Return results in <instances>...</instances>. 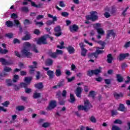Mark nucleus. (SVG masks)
<instances>
[{
	"label": "nucleus",
	"mask_w": 130,
	"mask_h": 130,
	"mask_svg": "<svg viewBox=\"0 0 130 130\" xmlns=\"http://www.w3.org/2000/svg\"><path fill=\"white\" fill-rule=\"evenodd\" d=\"M29 84H28L27 83L25 82H21L20 83V87L21 88H24V89H26L28 88V86H29Z\"/></svg>",
	"instance_id": "obj_34"
},
{
	"label": "nucleus",
	"mask_w": 130,
	"mask_h": 130,
	"mask_svg": "<svg viewBox=\"0 0 130 130\" xmlns=\"http://www.w3.org/2000/svg\"><path fill=\"white\" fill-rule=\"evenodd\" d=\"M113 95L114 96V98L116 100H118V99H119V98L123 97V94H122V93L120 92L119 94L117 93V92H115L113 94Z\"/></svg>",
	"instance_id": "obj_24"
},
{
	"label": "nucleus",
	"mask_w": 130,
	"mask_h": 130,
	"mask_svg": "<svg viewBox=\"0 0 130 130\" xmlns=\"http://www.w3.org/2000/svg\"><path fill=\"white\" fill-rule=\"evenodd\" d=\"M47 43H48L47 41H46V39L45 38V37H43V36L41 38H39L37 41V44H39V45H41V44L45 45L47 44Z\"/></svg>",
	"instance_id": "obj_9"
},
{
	"label": "nucleus",
	"mask_w": 130,
	"mask_h": 130,
	"mask_svg": "<svg viewBox=\"0 0 130 130\" xmlns=\"http://www.w3.org/2000/svg\"><path fill=\"white\" fill-rule=\"evenodd\" d=\"M31 81H32V77H26L24 78V82L27 84H28L29 85H30Z\"/></svg>",
	"instance_id": "obj_28"
},
{
	"label": "nucleus",
	"mask_w": 130,
	"mask_h": 130,
	"mask_svg": "<svg viewBox=\"0 0 130 130\" xmlns=\"http://www.w3.org/2000/svg\"><path fill=\"white\" fill-rule=\"evenodd\" d=\"M130 47V41L126 42L123 46V47H124V48H128V47Z\"/></svg>",
	"instance_id": "obj_62"
},
{
	"label": "nucleus",
	"mask_w": 130,
	"mask_h": 130,
	"mask_svg": "<svg viewBox=\"0 0 130 130\" xmlns=\"http://www.w3.org/2000/svg\"><path fill=\"white\" fill-rule=\"evenodd\" d=\"M25 36L22 38V40H30V39H31V34H30V32H28V31H26L25 32Z\"/></svg>",
	"instance_id": "obj_17"
},
{
	"label": "nucleus",
	"mask_w": 130,
	"mask_h": 130,
	"mask_svg": "<svg viewBox=\"0 0 130 130\" xmlns=\"http://www.w3.org/2000/svg\"><path fill=\"white\" fill-rule=\"evenodd\" d=\"M100 73H101V70L100 69L89 70L87 72V76L88 77H92L93 75L98 76Z\"/></svg>",
	"instance_id": "obj_6"
},
{
	"label": "nucleus",
	"mask_w": 130,
	"mask_h": 130,
	"mask_svg": "<svg viewBox=\"0 0 130 130\" xmlns=\"http://www.w3.org/2000/svg\"><path fill=\"white\" fill-rule=\"evenodd\" d=\"M2 105L4 106V107H9V105H10V102L9 101H6L4 103H2Z\"/></svg>",
	"instance_id": "obj_49"
},
{
	"label": "nucleus",
	"mask_w": 130,
	"mask_h": 130,
	"mask_svg": "<svg viewBox=\"0 0 130 130\" xmlns=\"http://www.w3.org/2000/svg\"><path fill=\"white\" fill-rule=\"evenodd\" d=\"M14 36V35L12 33H8L5 35V37H7V38H9V39H11L13 38Z\"/></svg>",
	"instance_id": "obj_47"
},
{
	"label": "nucleus",
	"mask_w": 130,
	"mask_h": 130,
	"mask_svg": "<svg viewBox=\"0 0 130 130\" xmlns=\"http://www.w3.org/2000/svg\"><path fill=\"white\" fill-rule=\"evenodd\" d=\"M20 11L24 13H28V12H29V9L27 7H23L21 8Z\"/></svg>",
	"instance_id": "obj_38"
},
{
	"label": "nucleus",
	"mask_w": 130,
	"mask_h": 130,
	"mask_svg": "<svg viewBox=\"0 0 130 130\" xmlns=\"http://www.w3.org/2000/svg\"><path fill=\"white\" fill-rule=\"evenodd\" d=\"M58 88L64 86V79H61L57 84Z\"/></svg>",
	"instance_id": "obj_27"
},
{
	"label": "nucleus",
	"mask_w": 130,
	"mask_h": 130,
	"mask_svg": "<svg viewBox=\"0 0 130 130\" xmlns=\"http://www.w3.org/2000/svg\"><path fill=\"white\" fill-rule=\"evenodd\" d=\"M54 31L55 32L54 35L56 37H59V36H61V34H62V32H61V28L59 25H57L54 27Z\"/></svg>",
	"instance_id": "obj_7"
},
{
	"label": "nucleus",
	"mask_w": 130,
	"mask_h": 130,
	"mask_svg": "<svg viewBox=\"0 0 130 130\" xmlns=\"http://www.w3.org/2000/svg\"><path fill=\"white\" fill-rule=\"evenodd\" d=\"M96 31L99 34H101V35L104 34V30H103L102 28H97Z\"/></svg>",
	"instance_id": "obj_45"
},
{
	"label": "nucleus",
	"mask_w": 130,
	"mask_h": 130,
	"mask_svg": "<svg viewBox=\"0 0 130 130\" xmlns=\"http://www.w3.org/2000/svg\"><path fill=\"white\" fill-rule=\"evenodd\" d=\"M35 22H36V26H39V27H41V26H43L44 25L42 21L36 22V20H35Z\"/></svg>",
	"instance_id": "obj_53"
},
{
	"label": "nucleus",
	"mask_w": 130,
	"mask_h": 130,
	"mask_svg": "<svg viewBox=\"0 0 130 130\" xmlns=\"http://www.w3.org/2000/svg\"><path fill=\"white\" fill-rule=\"evenodd\" d=\"M56 98L58 99V100L61 99V93H60V91L56 93Z\"/></svg>",
	"instance_id": "obj_51"
},
{
	"label": "nucleus",
	"mask_w": 130,
	"mask_h": 130,
	"mask_svg": "<svg viewBox=\"0 0 130 130\" xmlns=\"http://www.w3.org/2000/svg\"><path fill=\"white\" fill-rule=\"evenodd\" d=\"M16 109L17 111H23L25 110V107L24 106H18L16 107Z\"/></svg>",
	"instance_id": "obj_31"
},
{
	"label": "nucleus",
	"mask_w": 130,
	"mask_h": 130,
	"mask_svg": "<svg viewBox=\"0 0 130 130\" xmlns=\"http://www.w3.org/2000/svg\"><path fill=\"white\" fill-rule=\"evenodd\" d=\"M5 24L7 27H13V26H14V23L13 22L10 20L6 21Z\"/></svg>",
	"instance_id": "obj_35"
},
{
	"label": "nucleus",
	"mask_w": 130,
	"mask_h": 130,
	"mask_svg": "<svg viewBox=\"0 0 130 130\" xmlns=\"http://www.w3.org/2000/svg\"><path fill=\"white\" fill-rule=\"evenodd\" d=\"M33 51L34 52H35V53H39L38 49L36 47V45H35V44L33 45Z\"/></svg>",
	"instance_id": "obj_52"
},
{
	"label": "nucleus",
	"mask_w": 130,
	"mask_h": 130,
	"mask_svg": "<svg viewBox=\"0 0 130 130\" xmlns=\"http://www.w3.org/2000/svg\"><path fill=\"white\" fill-rule=\"evenodd\" d=\"M34 34H35L36 35L38 36V35H40V34H41V32H40V30H39V29H35V30H34Z\"/></svg>",
	"instance_id": "obj_58"
},
{
	"label": "nucleus",
	"mask_w": 130,
	"mask_h": 130,
	"mask_svg": "<svg viewBox=\"0 0 130 130\" xmlns=\"http://www.w3.org/2000/svg\"><path fill=\"white\" fill-rule=\"evenodd\" d=\"M88 52V50L85 49H81V55L82 56H84V57H85V56H86V55H87V53Z\"/></svg>",
	"instance_id": "obj_29"
},
{
	"label": "nucleus",
	"mask_w": 130,
	"mask_h": 130,
	"mask_svg": "<svg viewBox=\"0 0 130 130\" xmlns=\"http://www.w3.org/2000/svg\"><path fill=\"white\" fill-rule=\"evenodd\" d=\"M48 18H51L52 19V20H48L46 21V24L47 26H51L52 24H54V22H56L57 21V17L56 16H53V15L48 14Z\"/></svg>",
	"instance_id": "obj_5"
},
{
	"label": "nucleus",
	"mask_w": 130,
	"mask_h": 130,
	"mask_svg": "<svg viewBox=\"0 0 130 130\" xmlns=\"http://www.w3.org/2000/svg\"><path fill=\"white\" fill-rule=\"evenodd\" d=\"M23 24L24 25H30V24H32V22L30 21L28 19H25L23 21Z\"/></svg>",
	"instance_id": "obj_50"
},
{
	"label": "nucleus",
	"mask_w": 130,
	"mask_h": 130,
	"mask_svg": "<svg viewBox=\"0 0 130 130\" xmlns=\"http://www.w3.org/2000/svg\"><path fill=\"white\" fill-rule=\"evenodd\" d=\"M59 100V105H64V100L62 99H60Z\"/></svg>",
	"instance_id": "obj_56"
},
{
	"label": "nucleus",
	"mask_w": 130,
	"mask_h": 130,
	"mask_svg": "<svg viewBox=\"0 0 130 130\" xmlns=\"http://www.w3.org/2000/svg\"><path fill=\"white\" fill-rule=\"evenodd\" d=\"M11 18H12V19H17V18H18V14L16 13H13L11 14Z\"/></svg>",
	"instance_id": "obj_63"
},
{
	"label": "nucleus",
	"mask_w": 130,
	"mask_h": 130,
	"mask_svg": "<svg viewBox=\"0 0 130 130\" xmlns=\"http://www.w3.org/2000/svg\"><path fill=\"white\" fill-rule=\"evenodd\" d=\"M66 48L70 54H73V53H75V51H76L75 48L72 45H69L68 47H66Z\"/></svg>",
	"instance_id": "obj_14"
},
{
	"label": "nucleus",
	"mask_w": 130,
	"mask_h": 130,
	"mask_svg": "<svg viewBox=\"0 0 130 130\" xmlns=\"http://www.w3.org/2000/svg\"><path fill=\"white\" fill-rule=\"evenodd\" d=\"M90 15H87L86 16V20H91L92 22H95L98 20V13L96 11H91L90 13Z\"/></svg>",
	"instance_id": "obj_4"
},
{
	"label": "nucleus",
	"mask_w": 130,
	"mask_h": 130,
	"mask_svg": "<svg viewBox=\"0 0 130 130\" xmlns=\"http://www.w3.org/2000/svg\"><path fill=\"white\" fill-rule=\"evenodd\" d=\"M42 127H44L45 128H46V127H49L50 126V123L49 122H44L42 125Z\"/></svg>",
	"instance_id": "obj_43"
},
{
	"label": "nucleus",
	"mask_w": 130,
	"mask_h": 130,
	"mask_svg": "<svg viewBox=\"0 0 130 130\" xmlns=\"http://www.w3.org/2000/svg\"><path fill=\"white\" fill-rule=\"evenodd\" d=\"M55 75L56 77H60L61 76V71H60V69L56 70Z\"/></svg>",
	"instance_id": "obj_40"
},
{
	"label": "nucleus",
	"mask_w": 130,
	"mask_h": 130,
	"mask_svg": "<svg viewBox=\"0 0 130 130\" xmlns=\"http://www.w3.org/2000/svg\"><path fill=\"white\" fill-rule=\"evenodd\" d=\"M47 75L48 76L49 79H53L54 77V72L51 70H48L47 72Z\"/></svg>",
	"instance_id": "obj_21"
},
{
	"label": "nucleus",
	"mask_w": 130,
	"mask_h": 130,
	"mask_svg": "<svg viewBox=\"0 0 130 130\" xmlns=\"http://www.w3.org/2000/svg\"><path fill=\"white\" fill-rule=\"evenodd\" d=\"M41 97V93L37 92H35L34 93L33 98L35 99H37L38 98H40Z\"/></svg>",
	"instance_id": "obj_30"
},
{
	"label": "nucleus",
	"mask_w": 130,
	"mask_h": 130,
	"mask_svg": "<svg viewBox=\"0 0 130 130\" xmlns=\"http://www.w3.org/2000/svg\"><path fill=\"white\" fill-rule=\"evenodd\" d=\"M4 72H7L8 73H10V72H11L12 69L10 67H6L4 68Z\"/></svg>",
	"instance_id": "obj_55"
},
{
	"label": "nucleus",
	"mask_w": 130,
	"mask_h": 130,
	"mask_svg": "<svg viewBox=\"0 0 130 130\" xmlns=\"http://www.w3.org/2000/svg\"><path fill=\"white\" fill-rule=\"evenodd\" d=\"M70 32H77L79 30V26L76 24H74L69 27Z\"/></svg>",
	"instance_id": "obj_15"
},
{
	"label": "nucleus",
	"mask_w": 130,
	"mask_h": 130,
	"mask_svg": "<svg viewBox=\"0 0 130 130\" xmlns=\"http://www.w3.org/2000/svg\"><path fill=\"white\" fill-rule=\"evenodd\" d=\"M128 56H129V53H120L118 56L117 59L120 61L123 60V59H125L126 57H128Z\"/></svg>",
	"instance_id": "obj_11"
},
{
	"label": "nucleus",
	"mask_w": 130,
	"mask_h": 130,
	"mask_svg": "<svg viewBox=\"0 0 130 130\" xmlns=\"http://www.w3.org/2000/svg\"><path fill=\"white\" fill-rule=\"evenodd\" d=\"M76 101V98H75V95L73 94H70V101L69 102L70 103H74Z\"/></svg>",
	"instance_id": "obj_32"
},
{
	"label": "nucleus",
	"mask_w": 130,
	"mask_h": 130,
	"mask_svg": "<svg viewBox=\"0 0 130 130\" xmlns=\"http://www.w3.org/2000/svg\"><path fill=\"white\" fill-rule=\"evenodd\" d=\"M89 120L93 123H96L97 122V120H96V118H95L94 116H91V117L89 118Z\"/></svg>",
	"instance_id": "obj_44"
},
{
	"label": "nucleus",
	"mask_w": 130,
	"mask_h": 130,
	"mask_svg": "<svg viewBox=\"0 0 130 130\" xmlns=\"http://www.w3.org/2000/svg\"><path fill=\"white\" fill-rule=\"evenodd\" d=\"M91 107H93V106L90 103V102L89 101H86L84 102V106L79 105L78 106V109L79 111L81 110H84V111H86L87 112Z\"/></svg>",
	"instance_id": "obj_2"
},
{
	"label": "nucleus",
	"mask_w": 130,
	"mask_h": 130,
	"mask_svg": "<svg viewBox=\"0 0 130 130\" xmlns=\"http://www.w3.org/2000/svg\"><path fill=\"white\" fill-rule=\"evenodd\" d=\"M104 52V50H101L99 49H96L95 53H96V57H98L99 54H102Z\"/></svg>",
	"instance_id": "obj_39"
},
{
	"label": "nucleus",
	"mask_w": 130,
	"mask_h": 130,
	"mask_svg": "<svg viewBox=\"0 0 130 130\" xmlns=\"http://www.w3.org/2000/svg\"><path fill=\"white\" fill-rule=\"evenodd\" d=\"M34 87L36 89L38 90H42L44 88V85H43V83L39 82L38 83L35 84Z\"/></svg>",
	"instance_id": "obj_16"
},
{
	"label": "nucleus",
	"mask_w": 130,
	"mask_h": 130,
	"mask_svg": "<svg viewBox=\"0 0 130 130\" xmlns=\"http://www.w3.org/2000/svg\"><path fill=\"white\" fill-rule=\"evenodd\" d=\"M116 81L118 82V83H122L123 82V77L121 76L120 74H116Z\"/></svg>",
	"instance_id": "obj_20"
},
{
	"label": "nucleus",
	"mask_w": 130,
	"mask_h": 130,
	"mask_svg": "<svg viewBox=\"0 0 130 130\" xmlns=\"http://www.w3.org/2000/svg\"><path fill=\"white\" fill-rule=\"evenodd\" d=\"M33 7H34L35 8H37V9H40V8L42 7V4L40 3L37 5V4L35 3V2H33Z\"/></svg>",
	"instance_id": "obj_41"
},
{
	"label": "nucleus",
	"mask_w": 130,
	"mask_h": 130,
	"mask_svg": "<svg viewBox=\"0 0 130 130\" xmlns=\"http://www.w3.org/2000/svg\"><path fill=\"white\" fill-rule=\"evenodd\" d=\"M117 11V9H116V7L115 5H113L111 7L110 13L111 15H114L115 14H116Z\"/></svg>",
	"instance_id": "obj_25"
},
{
	"label": "nucleus",
	"mask_w": 130,
	"mask_h": 130,
	"mask_svg": "<svg viewBox=\"0 0 130 130\" xmlns=\"http://www.w3.org/2000/svg\"><path fill=\"white\" fill-rule=\"evenodd\" d=\"M62 53H63L62 50L58 49L56 50V52H52V50L50 49L47 52V54L50 57H51V58H56L58 54H62Z\"/></svg>",
	"instance_id": "obj_3"
},
{
	"label": "nucleus",
	"mask_w": 130,
	"mask_h": 130,
	"mask_svg": "<svg viewBox=\"0 0 130 130\" xmlns=\"http://www.w3.org/2000/svg\"><path fill=\"white\" fill-rule=\"evenodd\" d=\"M56 106V101H51L49 104V106L47 108V110H51L55 108Z\"/></svg>",
	"instance_id": "obj_10"
},
{
	"label": "nucleus",
	"mask_w": 130,
	"mask_h": 130,
	"mask_svg": "<svg viewBox=\"0 0 130 130\" xmlns=\"http://www.w3.org/2000/svg\"><path fill=\"white\" fill-rule=\"evenodd\" d=\"M87 56L88 58H94V57L97 58V55L95 52L93 53H88Z\"/></svg>",
	"instance_id": "obj_26"
},
{
	"label": "nucleus",
	"mask_w": 130,
	"mask_h": 130,
	"mask_svg": "<svg viewBox=\"0 0 130 130\" xmlns=\"http://www.w3.org/2000/svg\"><path fill=\"white\" fill-rule=\"evenodd\" d=\"M31 48V44L29 42H25L23 43V48L21 50V53L25 55L28 58H30L32 56V53L30 52Z\"/></svg>",
	"instance_id": "obj_1"
},
{
	"label": "nucleus",
	"mask_w": 130,
	"mask_h": 130,
	"mask_svg": "<svg viewBox=\"0 0 130 130\" xmlns=\"http://www.w3.org/2000/svg\"><path fill=\"white\" fill-rule=\"evenodd\" d=\"M0 62H1L3 66H11V64H13L14 63L13 61L11 60L8 61L4 58H0Z\"/></svg>",
	"instance_id": "obj_8"
},
{
	"label": "nucleus",
	"mask_w": 130,
	"mask_h": 130,
	"mask_svg": "<svg viewBox=\"0 0 130 130\" xmlns=\"http://www.w3.org/2000/svg\"><path fill=\"white\" fill-rule=\"evenodd\" d=\"M13 43L14 44H17V43L18 44H20V43H21V41H20L18 39H14L13 40Z\"/></svg>",
	"instance_id": "obj_59"
},
{
	"label": "nucleus",
	"mask_w": 130,
	"mask_h": 130,
	"mask_svg": "<svg viewBox=\"0 0 130 130\" xmlns=\"http://www.w3.org/2000/svg\"><path fill=\"white\" fill-rule=\"evenodd\" d=\"M114 123L118 124H121L122 123V121L120 119H116L114 121Z\"/></svg>",
	"instance_id": "obj_60"
},
{
	"label": "nucleus",
	"mask_w": 130,
	"mask_h": 130,
	"mask_svg": "<svg viewBox=\"0 0 130 130\" xmlns=\"http://www.w3.org/2000/svg\"><path fill=\"white\" fill-rule=\"evenodd\" d=\"M11 79H6V83H7V86H13V83L11 82Z\"/></svg>",
	"instance_id": "obj_54"
},
{
	"label": "nucleus",
	"mask_w": 130,
	"mask_h": 130,
	"mask_svg": "<svg viewBox=\"0 0 130 130\" xmlns=\"http://www.w3.org/2000/svg\"><path fill=\"white\" fill-rule=\"evenodd\" d=\"M124 109H125L124 105L122 104H120L118 110H119V111H124Z\"/></svg>",
	"instance_id": "obj_37"
},
{
	"label": "nucleus",
	"mask_w": 130,
	"mask_h": 130,
	"mask_svg": "<svg viewBox=\"0 0 130 130\" xmlns=\"http://www.w3.org/2000/svg\"><path fill=\"white\" fill-rule=\"evenodd\" d=\"M61 15L62 16V17H69V12H63L61 13Z\"/></svg>",
	"instance_id": "obj_57"
},
{
	"label": "nucleus",
	"mask_w": 130,
	"mask_h": 130,
	"mask_svg": "<svg viewBox=\"0 0 130 130\" xmlns=\"http://www.w3.org/2000/svg\"><path fill=\"white\" fill-rule=\"evenodd\" d=\"M9 52V51L7 49L3 50L2 49V48H0V53L2 54H6V53H8Z\"/></svg>",
	"instance_id": "obj_46"
},
{
	"label": "nucleus",
	"mask_w": 130,
	"mask_h": 130,
	"mask_svg": "<svg viewBox=\"0 0 130 130\" xmlns=\"http://www.w3.org/2000/svg\"><path fill=\"white\" fill-rule=\"evenodd\" d=\"M66 79L68 80V83H71V82H73V81L75 80V79H76V77L75 76H73L70 78L67 77Z\"/></svg>",
	"instance_id": "obj_48"
},
{
	"label": "nucleus",
	"mask_w": 130,
	"mask_h": 130,
	"mask_svg": "<svg viewBox=\"0 0 130 130\" xmlns=\"http://www.w3.org/2000/svg\"><path fill=\"white\" fill-rule=\"evenodd\" d=\"M40 75H41L40 72L37 71V75L36 76V80H39V79H40Z\"/></svg>",
	"instance_id": "obj_61"
},
{
	"label": "nucleus",
	"mask_w": 130,
	"mask_h": 130,
	"mask_svg": "<svg viewBox=\"0 0 130 130\" xmlns=\"http://www.w3.org/2000/svg\"><path fill=\"white\" fill-rule=\"evenodd\" d=\"M112 130H120V128L117 126L113 125L112 127Z\"/></svg>",
	"instance_id": "obj_64"
},
{
	"label": "nucleus",
	"mask_w": 130,
	"mask_h": 130,
	"mask_svg": "<svg viewBox=\"0 0 130 130\" xmlns=\"http://www.w3.org/2000/svg\"><path fill=\"white\" fill-rule=\"evenodd\" d=\"M110 35H111V36H113V38H115L116 34L113 30V29H110L107 31V34L106 36L107 39H109V38H110Z\"/></svg>",
	"instance_id": "obj_12"
},
{
	"label": "nucleus",
	"mask_w": 130,
	"mask_h": 130,
	"mask_svg": "<svg viewBox=\"0 0 130 130\" xmlns=\"http://www.w3.org/2000/svg\"><path fill=\"white\" fill-rule=\"evenodd\" d=\"M19 78L20 77H19V75H15L13 77V78L12 79V81H13V83H17V82H18V81H19Z\"/></svg>",
	"instance_id": "obj_33"
},
{
	"label": "nucleus",
	"mask_w": 130,
	"mask_h": 130,
	"mask_svg": "<svg viewBox=\"0 0 130 130\" xmlns=\"http://www.w3.org/2000/svg\"><path fill=\"white\" fill-rule=\"evenodd\" d=\"M82 92H83V88L80 86L76 88V92L75 93L78 98H81L82 97Z\"/></svg>",
	"instance_id": "obj_13"
},
{
	"label": "nucleus",
	"mask_w": 130,
	"mask_h": 130,
	"mask_svg": "<svg viewBox=\"0 0 130 130\" xmlns=\"http://www.w3.org/2000/svg\"><path fill=\"white\" fill-rule=\"evenodd\" d=\"M95 42H96V43H98V44H100V45H101L102 46V47L101 48H98V49H104V48H105V44H106L105 42H103L102 41H95Z\"/></svg>",
	"instance_id": "obj_19"
},
{
	"label": "nucleus",
	"mask_w": 130,
	"mask_h": 130,
	"mask_svg": "<svg viewBox=\"0 0 130 130\" xmlns=\"http://www.w3.org/2000/svg\"><path fill=\"white\" fill-rule=\"evenodd\" d=\"M8 74L5 72L1 73L0 74V80H1V81H3L4 80V78H5V77Z\"/></svg>",
	"instance_id": "obj_36"
},
{
	"label": "nucleus",
	"mask_w": 130,
	"mask_h": 130,
	"mask_svg": "<svg viewBox=\"0 0 130 130\" xmlns=\"http://www.w3.org/2000/svg\"><path fill=\"white\" fill-rule=\"evenodd\" d=\"M95 96H96V92L93 90L89 91L88 97L89 98H92V99L94 100V99H95Z\"/></svg>",
	"instance_id": "obj_23"
},
{
	"label": "nucleus",
	"mask_w": 130,
	"mask_h": 130,
	"mask_svg": "<svg viewBox=\"0 0 130 130\" xmlns=\"http://www.w3.org/2000/svg\"><path fill=\"white\" fill-rule=\"evenodd\" d=\"M93 27H94V29H96V30H97V29L100 28V27H101V24L99 23L94 24H93Z\"/></svg>",
	"instance_id": "obj_42"
},
{
	"label": "nucleus",
	"mask_w": 130,
	"mask_h": 130,
	"mask_svg": "<svg viewBox=\"0 0 130 130\" xmlns=\"http://www.w3.org/2000/svg\"><path fill=\"white\" fill-rule=\"evenodd\" d=\"M107 61L108 63H112V60H113V57H112V54H109L107 56Z\"/></svg>",
	"instance_id": "obj_22"
},
{
	"label": "nucleus",
	"mask_w": 130,
	"mask_h": 130,
	"mask_svg": "<svg viewBox=\"0 0 130 130\" xmlns=\"http://www.w3.org/2000/svg\"><path fill=\"white\" fill-rule=\"evenodd\" d=\"M45 66L47 67H50L53 64V60L50 58H48L45 61Z\"/></svg>",
	"instance_id": "obj_18"
}]
</instances>
